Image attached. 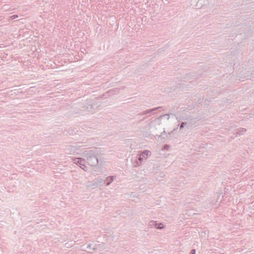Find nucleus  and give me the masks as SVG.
Here are the masks:
<instances>
[{
	"instance_id": "obj_1",
	"label": "nucleus",
	"mask_w": 254,
	"mask_h": 254,
	"mask_svg": "<svg viewBox=\"0 0 254 254\" xmlns=\"http://www.w3.org/2000/svg\"><path fill=\"white\" fill-rule=\"evenodd\" d=\"M100 153V149L96 148L93 150H85L83 152L81 155L86 158L89 165L95 166L98 163V156Z\"/></svg>"
},
{
	"instance_id": "obj_2",
	"label": "nucleus",
	"mask_w": 254,
	"mask_h": 254,
	"mask_svg": "<svg viewBox=\"0 0 254 254\" xmlns=\"http://www.w3.org/2000/svg\"><path fill=\"white\" fill-rule=\"evenodd\" d=\"M161 124L159 119H155L151 121L149 125L150 132L154 135L161 136L165 132Z\"/></svg>"
},
{
	"instance_id": "obj_3",
	"label": "nucleus",
	"mask_w": 254,
	"mask_h": 254,
	"mask_svg": "<svg viewBox=\"0 0 254 254\" xmlns=\"http://www.w3.org/2000/svg\"><path fill=\"white\" fill-rule=\"evenodd\" d=\"M151 152L149 150H144L143 152H142L141 153L138 154V156H139L138 158V161L139 162L137 161H136V163L135 164H134V166H140L141 164L142 161L145 159L146 160L147 159V156L151 155Z\"/></svg>"
},
{
	"instance_id": "obj_4",
	"label": "nucleus",
	"mask_w": 254,
	"mask_h": 254,
	"mask_svg": "<svg viewBox=\"0 0 254 254\" xmlns=\"http://www.w3.org/2000/svg\"><path fill=\"white\" fill-rule=\"evenodd\" d=\"M81 146H80L78 144H75V145L74 146L69 145L66 147V150L67 151V153L69 154H74L75 153H78V150H79V148ZM80 151H81V150H80Z\"/></svg>"
},
{
	"instance_id": "obj_5",
	"label": "nucleus",
	"mask_w": 254,
	"mask_h": 254,
	"mask_svg": "<svg viewBox=\"0 0 254 254\" xmlns=\"http://www.w3.org/2000/svg\"><path fill=\"white\" fill-rule=\"evenodd\" d=\"M74 164L78 165L82 169L86 171V166L85 165V160L81 158H76L73 159Z\"/></svg>"
},
{
	"instance_id": "obj_6",
	"label": "nucleus",
	"mask_w": 254,
	"mask_h": 254,
	"mask_svg": "<svg viewBox=\"0 0 254 254\" xmlns=\"http://www.w3.org/2000/svg\"><path fill=\"white\" fill-rule=\"evenodd\" d=\"M160 108H161L160 107H159L153 108V109H151L145 110V111H143L141 113H140V115H141V116L146 115H147V114H148L149 113H152V112L157 110V109H159Z\"/></svg>"
},
{
	"instance_id": "obj_7",
	"label": "nucleus",
	"mask_w": 254,
	"mask_h": 254,
	"mask_svg": "<svg viewBox=\"0 0 254 254\" xmlns=\"http://www.w3.org/2000/svg\"><path fill=\"white\" fill-rule=\"evenodd\" d=\"M104 180L102 178L100 177H98L96 179V180L93 183L92 186H97L98 185H100L103 182Z\"/></svg>"
},
{
	"instance_id": "obj_8",
	"label": "nucleus",
	"mask_w": 254,
	"mask_h": 254,
	"mask_svg": "<svg viewBox=\"0 0 254 254\" xmlns=\"http://www.w3.org/2000/svg\"><path fill=\"white\" fill-rule=\"evenodd\" d=\"M115 178V176H110L106 178V181H107L106 186L110 185L111 184V183L113 182Z\"/></svg>"
},
{
	"instance_id": "obj_9",
	"label": "nucleus",
	"mask_w": 254,
	"mask_h": 254,
	"mask_svg": "<svg viewBox=\"0 0 254 254\" xmlns=\"http://www.w3.org/2000/svg\"><path fill=\"white\" fill-rule=\"evenodd\" d=\"M237 130L236 133L239 135H242L244 133V132L246 131V129L244 128H239L238 129H236Z\"/></svg>"
},
{
	"instance_id": "obj_10",
	"label": "nucleus",
	"mask_w": 254,
	"mask_h": 254,
	"mask_svg": "<svg viewBox=\"0 0 254 254\" xmlns=\"http://www.w3.org/2000/svg\"><path fill=\"white\" fill-rule=\"evenodd\" d=\"M169 115L168 114H165L164 115L160 116L159 118L158 119H160V122H162V120L163 119H166L167 120H168L169 119Z\"/></svg>"
},
{
	"instance_id": "obj_11",
	"label": "nucleus",
	"mask_w": 254,
	"mask_h": 254,
	"mask_svg": "<svg viewBox=\"0 0 254 254\" xmlns=\"http://www.w3.org/2000/svg\"><path fill=\"white\" fill-rule=\"evenodd\" d=\"M92 244H89V245L87 246V249H89V250L92 249V250H97V248H97V247H96V246H94V247H93V248H92Z\"/></svg>"
},
{
	"instance_id": "obj_12",
	"label": "nucleus",
	"mask_w": 254,
	"mask_h": 254,
	"mask_svg": "<svg viewBox=\"0 0 254 254\" xmlns=\"http://www.w3.org/2000/svg\"><path fill=\"white\" fill-rule=\"evenodd\" d=\"M157 225H158V224H157L155 222H154L153 221H151L149 223V225L151 227H153V226L156 227Z\"/></svg>"
},
{
	"instance_id": "obj_13",
	"label": "nucleus",
	"mask_w": 254,
	"mask_h": 254,
	"mask_svg": "<svg viewBox=\"0 0 254 254\" xmlns=\"http://www.w3.org/2000/svg\"><path fill=\"white\" fill-rule=\"evenodd\" d=\"M156 227L159 229H161L163 228V225L162 223H159L156 226Z\"/></svg>"
},
{
	"instance_id": "obj_14",
	"label": "nucleus",
	"mask_w": 254,
	"mask_h": 254,
	"mask_svg": "<svg viewBox=\"0 0 254 254\" xmlns=\"http://www.w3.org/2000/svg\"><path fill=\"white\" fill-rule=\"evenodd\" d=\"M187 124V122H183V123H182V124H181V126L180 127V129H181L183 128H184V126L185 125H186Z\"/></svg>"
},
{
	"instance_id": "obj_15",
	"label": "nucleus",
	"mask_w": 254,
	"mask_h": 254,
	"mask_svg": "<svg viewBox=\"0 0 254 254\" xmlns=\"http://www.w3.org/2000/svg\"><path fill=\"white\" fill-rule=\"evenodd\" d=\"M17 17H18V15H13L10 16V18L11 19H15V18H16Z\"/></svg>"
},
{
	"instance_id": "obj_16",
	"label": "nucleus",
	"mask_w": 254,
	"mask_h": 254,
	"mask_svg": "<svg viewBox=\"0 0 254 254\" xmlns=\"http://www.w3.org/2000/svg\"><path fill=\"white\" fill-rule=\"evenodd\" d=\"M195 250L192 249L191 250V251L190 253V254H195Z\"/></svg>"
},
{
	"instance_id": "obj_17",
	"label": "nucleus",
	"mask_w": 254,
	"mask_h": 254,
	"mask_svg": "<svg viewBox=\"0 0 254 254\" xmlns=\"http://www.w3.org/2000/svg\"><path fill=\"white\" fill-rule=\"evenodd\" d=\"M72 177L74 179H76V180H78V178H77V175H76V174H73L72 175Z\"/></svg>"
},
{
	"instance_id": "obj_18",
	"label": "nucleus",
	"mask_w": 254,
	"mask_h": 254,
	"mask_svg": "<svg viewBox=\"0 0 254 254\" xmlns=\"http://www.w3.org/2000/svg\"><path fill=\"white\" fill-rule=\"evenodd\" d=\"M169 148V146L168 145H165L164 147V149L168 150Z\"/></svg>"
},
{
	"instance_id": "obj_19",
	"label": "nucleus",
	"mask_w": 254,
	"mask_h": 254,
	"mask_svg": "<svg viewBox=\"0 0 254 254\" xmlns=\"http://www.w3.org/2000/svg\"><path fill=\"white\" fill-rule=\"evenodd\" d=\"M83 109L81 110V111H85L86 109H88L89 108V106L85 108V107H83Z\"/></svg>"
},
{
	"instance_id": "obj_20",
	"label": "nucleus",
	"mask_w": 254,
	"mask_h": 254,
	"mask_svg": "<svg viewBox=\"0 0 254 254\" xmlns=\"http://www.w3.org/2000/svg\"><path fill=\"white\" fill-rule=\"evenodd\" d=\"M2 20V17L1 16H0V21Z\"/></svg>"
}]
</instances>
